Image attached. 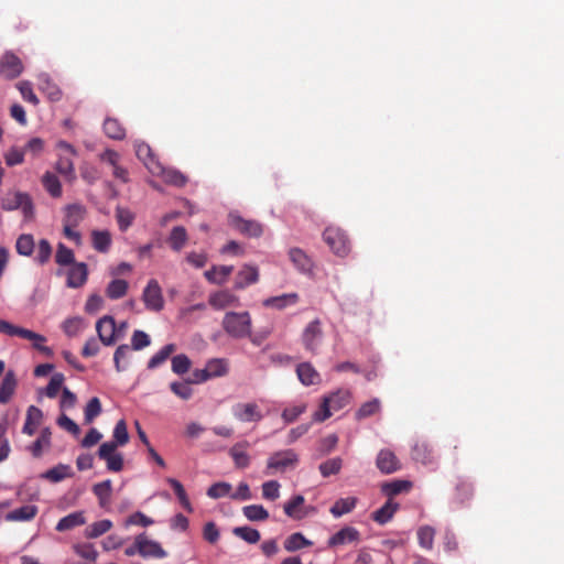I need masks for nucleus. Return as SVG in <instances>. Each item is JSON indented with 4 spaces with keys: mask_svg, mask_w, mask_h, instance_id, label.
<instances>
[{
    "mask_svg": "<svg viewBox=\"0 0 564 564\" xmlns=\"http://www.w3.org/2000/svg\"><path fill=\"white\" fill-rule=\"evenodd\" d=\"M176 349L174 344H167L162 347L148 362L149 369H154L162 365Z\"/></svg>",
    "mask_w": 564,
    "mask_h": 564,
    "instance_id": "nucleus-42",
    "label": "nucleus"
},
{
    "mask_svg": "<svg viewBox=\"0 0 564 564\" xmlns=\"http://www.w3.org/2000/svg\"><path fill=\"white\" fill-rule=\"evenodd\" d=\"M290 258L294 265L303 273H311L314 267L312 259L303 249H291Z\"/></svg>",
    "mask_w": 564,
    "mask_h": 564,
    "instance_id": "nucleus-31",
    "label": "nucleus"
},
{
    "mask_svg": "<svg viewBox=\"0 0 564 564\" xmlns=\"http://www.w3.org/2000/svg\"><path fill=\"white\" fill-rule=\"evenodd\" d=\"M376 465L383 474H392L401 468L399 459L390 449H381L379 452Z\"/></svg>",
    "mask_w": 564,
    "mask_h": 564,
    "instance_id": "nucleus-14",
    "label": "nucleus"
},
{
    "mask_svg": "<svg viewBox=\"0 0 564 564\" xmlns=\"http://www.w3.org/2000/svg\"><path fill=\"white\" fill-rule=\"evenodd\" d=\"M323 239L329 247H346L350 242L347 232L337 226H328L323 232Z\"/></svg>",
    "mask_w": 564,
    "mask_h": 564,
    "instance_id": "nucleus-17",
    "label": "nucleus"
},
{
    "mask_svg": "<svg viewBox=\"0 0 564 564\" xmlns=\"http://www.w3.org/2000/svg\"><path fill=\"white\" fill-rule=\"evenodd\" d=\"M129 284L126 280L115 279L106 288V295L110 300H119L127 294Z\"/></svg>",
    "mask_w": 564,
    "mask_h": 564,
    "instance_id": "nucleus-39",
    "label": "nucleus"
},
{
    "mask_svg": "<svg viewBox=\"0 0 564 564\" xmlns=\"http://www.w3.org/2000/svg\"><path fill=\"white\" fill-rule=\"evenodd\" d=\"M0 333L8 336H19L32 341L33 347L40 352L44 354L46 357H53L54 355L52 348L43 345L46 341V337L41 334L20 326H15L4 319H0Z\"/></svg>",
    "mask_w": 564,
    "mask_h": 564,
    "instance_id": "nucleus-2",
    "label": "nucleus"
},
{
    "mask_svg": "<svg viewBox=\"0 0 564 564\" xmlns=\"http://www.w3.org/2000/svg\"><path fill=\"white\" fill-rule=\"evenodd\" d=\"M17 88L19 89L22 98L25 101H28L34 106L39 105L40 100H39L37 96L34 94L30 82L22 80V82L18 83Z\"/></svg>",
    "mask_w": 564,
    "mask_h": 564,
    "instance_id": "nucleus-58",
    "label": "nucleus"
},
{
    "mask_svg": "<svg viewBox=\"0 0 564 564\" xmlns=\"http://www.w3.org/2000/svg\"><path fill=\"white\" fill-rule=\"evenodd\" d=\"M381 403L379 399H372L368 402H365L356 412V419L362 420L369 417L380 411Z\"/></svg>",
    "mask_w": 564,
    "mask_h": 564,
    "instance_id": "nucleus-47",
    "label": "nucleus"
},
{
    "mask_svg": "<svg viewBox=\"0 0 564 564\" xmlns=\"http://www.w3.org/2000/svg\"><path fill=\"white\" fill-rule=\"evenodd\" d=\"M238 301L237 296L231 292L224 290L216 292L209 296V304L216 310H223L234 305Z\"/></svg>",
    "mask_w": 564,
    "mask_h": 564,
    "instance_id": "nucleus-29",
    "label": "nucleus"
},
{
    "mask_svg": "<svg viewBox=\"0 0 564 564\" xmlns=\"http://www.w3.org/2000/svg\"><path fill=\"white\" fill-rule=\"evenodd\" d=\"M23 72L21 59L13 53L7 52L0 59V74L7 79H14Z\"/></svg>",
    "mask_w": 564,
    "mask_h": 564,
    "instance_id": "nucleus-10",
    "label": "nucleus"
},
{
    "mask_svg": "<svg viewBox=\"0 0 564 564\" xmlns=\"http://www.w3.org/2000/svg\"><path fill=\"white\" fill-rule=\"evenodd\" d=\"M93 492L98 498L99 506L107 508L111 501L112 495V482L110 479L95 484L93 486Z\"/></svg>",
    "mask_w": 564,
    "mask_h": 564,
    "instance_id": "nucleus-25",
    "label": "nucleus"
},
{
    "mask_svg": "<svg viewBox=\"0 0 564 564\" xmlns=\"http://www.w3.org/2000/svg\"><path fill=\"white\" fill-rule=\"evenodd\" d=\"M42 411L39 408L31 405L26 412V420L22 429L23 433L33 435L42 420Z\"/></svg>",
    "mask_w": 564,
    "mask_h": 564,
    "instance_id": "nucleus-32",
    "label": "nucleus"
},
{
    "mask_svg": "<svg viewBox=\"0 0 564 564\" xmlns=\"http://www.w3.org/2000/svg\"><path fill=\"white\" fill-rule=\"evenodd\" d=\"M243 516L250 521H264L269 512L261 505H250L242 508Z\"/></svg>",
    "mask_w": 564,
    "mask_h": 564,
    "instance_id": "nucleus-44",
    "label": "nucleus"
},
{
    "mask_svg": "<svg viewBox=\"0 0 564 564\" xmlns=\"http://www.w3.org/2000/svg\"><path fill=\"white\" fill-rule=\"evenodd\" d=\"M140 544V555L144 558L154 557V558H163L167 554L161 546V544L156 541L148 539L145 533L139 534Z\"/></svg>",
    "mask_w": 564,
    "mask_h": 564,
    "instance_id": "nucleus-15",
    "label": "nucleus"
},
{
    "mask_svg": "<svg viewBox=\"0 0 564 564\" xmlns=\"http://www.w3.org/2000/svg\"><path fill=\"white\" fill-rule=\"evenodd\" d=\"M232 269L231 265H215L205 272V278L212 283L221 284L231 274Z\"/></svg>",
    "mask_w": 564,
    "mask_h": 564,
    "instance_id": "nucleus-37",
    "label": "nucleus"
},
{
    "mask_svg": "<svg viewBox=\"0 0 564 564\" xmlns=\"http://www.w3.org/2000/svg\"><path fill=\"white\" fill-rule=\"evenodd\" d=\"M64 380H65V378H64L63 373H59V372L54 373L51 377V380H50L48 384L45 388L46 397H48L51 399L56 398V395L58 394V391L62 389Z\"/></svg>",
    "mask_w": 564,
    "mask_h": 564,
    "instance_id": "nucleus-56",
    "label": "nucleus"
},
{
    "mask_svg": "<svg viewBox=\"0 0 564 564\" xmlns=\"http://www.w3.org/2000/svg\"><path fill=\"white\" fill-rule=\"evenodd\" d=\"M232 533L250 544H256L260 541V532L250 527H236Z\"/></svg>",
    "mask_w": 564,
    "mask_h": 564,
    "instance_id": "nucleus-45",
    "label": "nucleus"
},
{
    "mask_svg": "<svg viewBox=\"0 0 564 564\" xmlns=\"http://www.w3.org/2000/svg\"><path fill=\"white\" fill-rule=\"evenodd\" d=\"M152 175L161 176L163 181L175 187H183L187 183V176H185L182 172L175 169H166L162 165V172L153 173Z\"/></svg>",
    "mask_w": 564,
    "mask_h": 564,
    "instance_id": "nucleus-24",
    "label": "nucleus"
},
{
    "mask_svg": "<svg viewBox=\"0 0 564 564\" xmlns=\"http://www.w3.org/2000/svg\"><path fill=\"white\" fill-rule=\"evenodd\" d=\"M398 509L399 503L388 499V501L381 508L372 512L371 519L378 524H386L393 518Z\"/></svg>",
    "mask_w": 564,
    "mask_h": 564,
    "instance_id": "nucleus-21",
    "label": "nucleus"
},
{
    "mask_svg": "<svg viewBox=\"0 0 564 564\" xmlns=\"http://www.w3.org/2000/svg\"><path fill=\"white\" fill-rule=\"evenodd\" d=\"M191 366V359L184 354L176 355L172 358V370L176 375L186 373L189 370Z\"/></svg>",
    "mask_w": 564,
    "mask_h": 564,
    "instance_id": "nucleus-54",
    "label": "nucleus"
},
{
    "mask_svg": "<svg viewBox=\"0 0 564 564\" xmlns=\"http://www.w3.org/2000/svg\"><path fill=\"white\" fill-rule=\"evenodd\" d=\"M23 195L24 193L21 192L8 193L2 198V208L6 210L19 209L21 200L23 199Z\"/></svg>",
    "mask_w": 564,
    "mask_h": 564,
    "instance_id": "nucleus-63",
    "label": "nucleus"
},
{
    "mask_svg": "<svg viewBox=\"0 0 564 564\" xmlns=\"http://www.w3.org/2000/svg\"><path fill=\"white\" fill-rule=\"evenodd\" d=\"M473 492V485L469 481L459 480L455 487V500L459 503H464L471 498Z\"/></svg>",
    "mask_w": 564,
    "mask_h": 564,
    "instance_id": "nucleus-46",
    "label": "nucleus"
},
{
    "mask_svg": "<svg viewBox=\"0 0 564 564\" xmlns=\"http://www.w3.org/2000/svg\"><path fill=\"white\" fill-rule=\"evenodd\" d=\"M356 505L357 498L355 497L340 498L335 501L329 511L335 518H340L344 514L351 512Z\"/></svg>",
    "mask_w": 564,
    "mask_h": 564,
    "instance_id": "nucleus-33",
    "label": "nucleus"
},
{
    "mask_svg": "<svg viewBox=\"0 0 564 564\" xmlns=\"http://www.w3.org/2000/svg\"><path fill=\"white\" fill-rule=\"evenodd\" d=\"M75 553L80 557L89 562H95L98 556V552L91 543H79L73 546Z\"/></svg>",
    "mask_w": 564,
    "mask_h": 564,
    "instance_id": "nucleus-52",
    "label": "nucleus"
},
{
    "mask_svg": "<svg viewBox=\"0 0 564 564\" xmlns=\"http://www.w3.org/2000/svg\"><path fill=\"white\" fill-rule=\"evenodd\" d=\"M96 330L100 341L105 346L116 343V323L112 316H104L96 323Z\"/></svg>",
    "mask_w": 564,
    "mask_h": 564,
    "instance_id": "nucleus-11",
    "label": "nucleus"
},
{
    "mask_svg": "<svg viewBox=\"0 0 564 564\" xmlns=\"http://www.w3.org/2000/svg\"><path fill=\"white\" fill-rule=\"evenodd\" d=\"M312 544L313 542L307 540L302 533L295 532L285 539L283 546L288 552H295Z\"/></svg>",
    "mask_w": 564,
    "mask_h": 564,
    "instance_id": "nucleus-38",
    "label": "nucleus"
},
{
    "mask_svg": "<svg viewBox=\"0 0 564 564\" xmlns=\"http://www.w3.org/2000/svg\"><path fill=\"white\" fill-rule=\"evenodd\" d=\"M297 462V455L293 449L279 451L270 456L267 468L284 471L289 467H294Z\"/></svg>",
    "mask_w": 564,
    "mask_h": 564,
    "instance_id": "nucleus-8",
    "label": "nucleus"
},
{
    "mask_svg": "<svg viewBox=\"0 0 564 564\" xmlns=\"http://www.w3.org/2000/svg\"><path fill=\"white\" fill-rule=\"evenodd\" d=\"M360 540V533L354 527H344L334 535H332L327 542L329 547L344 545L348 543L358 542Z\"/></svg>",
    "mask_w": 564,
    "mask_h": 564,
    "instance_id": "nucleus-16",
    "label": "nucleus"
},
{
    "mask_svg": "<svg viewBox=\"0 0 564 564\" xmlns=\"http://www.w3.org/2000/svg\"><path fill=\"white\" fill-rule=\"evenodd\" d=\"M167 482L171 485V487L173 488L180 503L182 505V507L187 511V512H193V507L189 502V499L186 495V491L183 487V485L174 479V478H169L167 479Z\"/></svg>",
    "mask_w": 564,
    "mask_h": 564,
    "instance_id": "nucleus-43",
    "label": "nucleus"
},
{
    "mask_svg": "<svg viewBox=\"0 0 564 564\" xmlns=\"http://www.w3.org/2000/svg\"><path fill=\"white\" fill-rule=\"evenodd\" d=\"M295 372L297 379L303 386H317L322 382L321 373L308 361L300 362L296 366Z\"/></svg>",
    "mask_w": 564,
    "mask_h": 564,
    "instance_id": "nucleus-13",
    "label": "nucleus"
},
{
    "mask_svg": "<svg viewBox=\"0 0 564 564\" xmlns=\"http://www.w3.org/2000/svg\"><path fill=\"white\" fill-rule=\"evenodd\" d=\"M112 528V522L108 519L91 523L86 528L85 535L88 539H96Z\"/></svg>",
    "mask_w": 564,
    "mask_h": 564,
    "instance_id": "nucleus-41",
    "label": "nucleus"
},
{
    "mask_svg": "<svg viewBox=\"0 0 564 564\" xmlns=\"http://www.w3.org/2000/svg\"><path fill=\"white\" fill-rule=\"evenodd\" d=\"M51 442V432L48 429L42 430L40 436L32 445V454L34 457H40L42 455V449L44 446H48Z\"/></svg>",
    "mask_w": 564,
    "mask_h": 564,
    "instance_id": "nucleus-59",
    "label": "nucleus"
},
{
    "mask_svg": "<svg viewBox=\"0 0 564 564\" xmlns=\"http://www.w3.org/2000/svg\"><path fill=\"white\" fill-rule=\"evenodd\" d=\"M306 411L305 403H299L291 406L285 408L282 411V419L284 423L290 424L297 420V417Z\"/></svg>",
    "mask_w": 564,
    "mask_h": 564,
    "instance_id": "nucleus-51",
    "label": "nucleus"
},
{
    "mask_svg": "<svg viewBox=\"0 0 564 564\" xmlns=\"http://www.w3.org/2000/svg\"><path fill=\"white\" fill-rule=\"evenodd\" d=\"M304 501L305 499L302 495L292 497V499L284 505L285 514L296 520L304 518L306 513L301 511V507L304 505Z\"/></svg>",
    "mask_w": 564,
    "mask_h": 564,
    "instance_id": "nucleus-34",
    "label": "nucleus"
},
{
    "mask_svg": "<svg viewBox=\"0 0 564 564\" xmlns=\"http://www.w3.org/2000/svg\"><path fill=\"white\" fill-rule=\"evenodd\" d=\"M249 443L247 441L236 443L229 451V455L232 458L237 468H247L250 465V456L247 453Z\"/></svg>",
    "mask_w": 564,
    "mask_h": 564,
    "instance_id": "nucleus-19",
    "label": "nucleus"
},
{
    "mask_svg": "<svg viewBox=\"0 0 564 564\" xmlns=\"http://www.w3.org/2000/svg\"><path fill=\"white\" fill-rule=\"evenodd\" d=\"M134 150L137 158L144 164L151 174L162 172V163L148 143L138 141L134 143Z\"/></svg>",
    "mask_w": 564,
    "mask_h": 564,
    "instance_id": "nucleus-7",
    "label": "nucleus"
},
{
    "mask_svg": "<svg viewBox=\"0 0 564 564\" xmlns=\"http://www.w3.org/2000/svg\"><path fill=\"white\" fill-rule=\"evenodd\" d=\"M209 378L221 377L227 373V364L224 359H212L206 364Z\"/></svg>",
    "mask_w": 564,
    "mask_h": 564,
    "instance_id": "nucleus-57",
    "label": "nucleus"
},
{
    "mask_svg": "<svg viewBox=\"0 0 564 564\" xmlns=\"http://www.w3.org/2000/svg\"><path fill=\"white\" fill-rule=\"evenodd\" d=\"M234 416L240 422H259L262 413L256 403H237L232 406Z\"/></svg>",
    "mask_w": 564,
    "mask_h": 564,
    "instance_id": "nucleus-12",
    "label": "nucleus"
},
{
    "mask_svg": "<svg viewBox=\"0 0 564 564\" xmlns=\"http://www.w3.org/2000/svg\"><path fill=\"white\" fill-rule=\"evenodd\" d=\"M229 225L246 237H260L263 234V226L253 219H245L237 213L228 215Z\"/></svg>",
    "mask_w": 564,
    "mask_h": 564,
    "instance_id": "nucleus-5",
    "label": "nucleus"
},
{
    "mask_svg": "<svg viewBox=\"0 0 564 564\" xmlns=\"http://www.w3.org/2000/svg\"><path fill=\"white\" fill-rule=\"evenodd\" d=\"M142 301L148 311L161 312L164 308L162 289L155 279H151L142 292Z\"/></svg>",
    "mask_w": 564,
    "mask_h": 564,
    "instance_id": "nucleus-4",
    "label": "nucleus"
},
{
    "mask_svg": "<svg viewBox=\"0 0 564 564\" xmlns=\"http://www.w3.org/2000/svg\"><path fill=\"white\" fill-rule=\"evenodd\" d=\"M86 209L83 205L72 204L65 208L64 225L77 227L85 218Z\"/></svg>",
    "mask_w": 564,
    "mask_h": 564,
    "instance_id": "nucleus-30",
    "label": "nucleus"
},
{
    "mask_svg": "<svg viewBox=\"0 0 564 564\" xmlns=\"http://www.w3.org/2000/svg\"><path fill=\"white\" fill-rule=\"evenodd\" d=\"M84 328L83 319L79 317L68 318L63 324L65 334L69 337L77 336Z\"/></svg>",
    "mask_w": 564,
    "mask_h": 564,
    "instance_id": "nucleus-60",
    "label": "nucleus"
},
{
    "mask_svg": "<svg viewBox=\"0 0 564 564\" xmlns=\"http://www.w3.org/2000/svg\"><path fill=\"white\" fill-rule=\"evenodd\" d=\"M86 523L83 511H76L62 518L56 524V531L64 532Z\"/></svg>",
    "mask_w": 564,
    "mask_h": 564,
    "instance_id": "nucleus-26",
    "label": "nucleus"
},
{
    "mask_svg": "<svg viewBox=\"0 0 564 564\" xmlns=\"http://www.w3.org/2000/svg\"><path fill=\"white\" fill-rule=\"evenodd\" d=\"M351 393L348 389H338L329 395H325L322 400L319 410L313 415L314 421L324 422L327 420L332 412H337L350 403Z\"/></svg>",
    "mask_w": 564,
    "mask_h": 564,
    "instance_id": "nucleus-1",
    "label": "nucleus"
},
{
    "mask_svg": "<svg viewBox=\"0 0 564 564\" xmlns=\"http://www.w3.org/2000/svg\"><path fill=\"white\" fill-rule=\"evenodd\" d=\"M17 378L13 371H8L0 384V403L6 404L10 401L17 388Z\"/></svg>",
    "mask_w": 564,
    "mask_h": 564,
    "instance_id": "nucleus-27",
    "label": "nucleus"
},
{
    "mask_svg": "<svg viewBox=\"0 0 564 564\" xmlns=\"http://www.w3.org/2000/svg\"><path fill=\"white\" fill-rule=\"evenodd\" d=\"M223 328L234 338L251 336V316L248 312H228L223 319Z\"/></svg>",
    "mask_w": 564,
    "mask_h": 564,
    "instance_id": "nucleus-3",
    "label": "nucleus"
},
{
    "mask_svg": "<svg viewBox=\"0 0 564 564\" xmlns=\"http://www.w3.org/2000/svg\"><path fill=\"white\" fill-rule=\"evenodd\" d=\"M113 442L120 446H123L129 442V433L123 420L118 421L113 429Z\"/></svg>",
    "mask_w": 564,
    "mask_h": 564,
    "instance_id": "nucleus-62",
    "label": "nucleus"
},
{
    "mask_svg": "<svg viewBox=\"0 0 564 564\" xmlns=\"http://www.w3.org/2000/svg\"><path fill=\"white\" fill-rule=\"evenodd\" d=\"M73 476L72 467L69 465L58 464L57 466L46 470L43 477L52 482L62 481L65 478Z\"/></svg>",
    "mask_w": 564,
    "mask_h": 564,
    "instance_id": "nucleus-36",
    "label": "nucleus"
},
{
    "mask_svg": "<svg viewBox=\"0 0 564 564\" xmlns=\"http://www.w3.org/2000/svg\"><path fill=\"white\" fill-rule=\"evenodd\" d=\"M42 184L47 193L52 197H61L62 195V185L57 176L51 172H46L42 177Z\"/></svg>",
    "mask_w": 564,
    "mask_h": 564,
    "instance_id": "nucleus-40",
    "label": "nucleus"
},
{
    "mask_svg": "<svg viewBox=\"0 0 564 564\" xmlns=\"http://www.w3.org/2000/svg\"><path fill=\"white\" fill-rule=\"evenodd\" d=\"M262 496L268 500H275L280 496V484L276 480H269L262 485Z\"/></svg>",
    "mask_w": 564,
    "mask_h": 564,
    "instance_id": "nucleus-64",
    "label": "nucleus"
},
{
    "mask_svg": "<svg viewBox=\"0 0 564 564\" xmlns=\"http://www.w3.org/2000/svg\"><path fill=\"white\" fill-rule=\"evenodd\" d=\"M435 531L433 528L425 525L419 529L417 540L421 547L432 550L434 543Z\"/></svg>",
    "mask_w": 564,
    "mask_h": 564,
    "instance_id": "nucleus-49",
    "label": "nucleus"
},
{
    "mask_svg": "<svg viewBox=\"0 0 564 564\" xmlns=\"http://www.w3.org/2000/svg\"><path fill=\"white\" fill-rule=\"evenodd\" d=\"M299 302L297 293H286L279 296H272L263 301L265 307L283 310L286 306L294 305Z\"/></svg>",
    "mask_w": 564,
    "mask_h": 564,
    "instance_id": "nucleus-28",
    "label": "nucleus"
},
{
    "mask_svg": "<svg viewBox=\"0 0 564 564\" xmlns=\"http://www.w3.org/2000/svg\"><path fill=\"white\" fill-rule=\"evenodd\" d=\"M37 507L34 505H25L6 514L9 522L30 521L37 514Z\"/></svg>",
    "mask_w": 564,
    "mask_h": 564,
    "instance_id": "nucleus-23",
    "label": "nucleus"
},
{
    "mask_svg": "<svg viewBox=\"0 0 564 564\" xmlns=\"http://www.w3.org/2000/svg\"><path fill=\"white\" fill-rule=\"evenodd\" d=\"M259 279V272L256 267L245 265L237 274L235 281L236 289H245L246 286L253 284Z\"/></svg>",
    "mask_w": 564,
    "mask_h": 564,
    "instance_id": "nucleus-22",
    "label": "nucleus"
},
{
    "mask_svg": "<svg viewBox=\"0 0 564 564\" xmlns=\"http://www.w3.org/2000/svg\"><path fill=\"white\" fill-rule=\"evenodd\" d=\"M412 488V482L403 479H394L392 481H386L381 485V492L389 499L399 494L408 492Z\"/></svg>",
    "mask_w": 564,
    "mask_h": 564,
    "instance_id": "nucleus-20",
    "label": "nucleus"
},
{
    "mask_svg": "<svg viewBox=\"0 0 564 564\" xmlns=\"http://www.w3.org/2000/svg\"><path fill=\"white\" fill-rule=\"evenodd\" d=\"M104 132L108 138L113 140H122L126 137V129L119 120L115 118H107L105 120Z\"/></svg>",
    "mask_w": 564,
    "mask_h": 564,
    "instance_id": "nucleus-35",
    "label": "nucleus"
},
{
    "mask_svg": "<svg viewBox=\"0 0 564 564\" xmlns=\"http://www.w3.org/2000/svg\"><path fill=\"white\" fill-rule=\"evenodd\" d=\"M191 381L187 379L183 382H172L170 384L171 391L182 400H188L193 395V389L191 388Z\"/></svg>",
    "mask_w": 564,
    "mask_h": 564,
    "instance_id": "nucleus-53",
    "label": "nucleus"
},
{
    "mask_svg": "<svg viewBox=\"0 0 564 564\" xmlns=\"http://www.w3.org/2000/svg\"><path fill=\"white\" fill-rule=\"evenodd\" d=\"M56 170L59 174L66 176L69 180L75 178V169L73 160L69 156H61L56 162Z\"/></svg>",
    "mask_w": 564,
    "mask_h": 564,
    "instance_id": "nucleus-55",
    "label": "nucleus"
},
{
    "mask_svg": "<svg viewBox=\"0 0 564 564\" xmlns=\"http://www.w3.org/2000/svg\"><path fill=\"white\" fill-rule=\"evenodd\" d=\"M101 402L99 398H91L84 410L85 422L91 423L101 413Z\"/></svg>",
    "mask_w": 564,
    "mask_h": 564,
    "instance_id": "nucleus-50",
    "label": "nucleus"
},
{
    "mask_svg": "<svg viewBox=\"0 0 564 564\" xmlns=\"http://www.w3.org/2000/svg\"><path fill=\"white\" fill-rule=\"evenodd\" d=\"M100 161L109 164L112 167V175L121 183L129 182V172L126 167L120 165V154L111 149L105 150L99 155Z\"/></svg>",
    "mask_w": 564,
    "mask_h": 564,
    "instance_id": "nucleus-9",
    "label": "nucleus"
},
{
    "mask_svg": "<svg viewBox=\"0 0 564 564\" xmlns=\"http://www.w3.org/2000/svg\"><path fill=\"white\" fill-rule=\"evenodd\" d=\"M87 265L84 262L74 263L67 271L66 284L68 288H80L87 281Z\"/></svg>",
    "mask_w": 564,
    "mask_h": 564,
    "instance_id": "nucleus-18",
    "label": "nucleus"
},
{
    "mask_svg": "<svg viewBox=\"0 0 564 564\" xmlns=\"http://www.w3.org/2000/svg\"><path fill=\"white\" fill-rule=\"evenodd\" d=\"M231 485L228 482H216L212 485L207 490V496L213 499H219L230 494Z\"/></svg>",
    "mask_w": 564,
    "mask_h": 564,
    "instance_id": "nucleus-61",
    "label": "nucleus"
},
{
    "mask_svg": "<svg viewBox=\"0 0 564 564\" xmlns=\"http://www.w3.org/2000/svg\"><path fill=\"white\" fill-rule=\"evenodd\" d=\"M323 341L322 325L318 319H314L304 328L302 334V343L305 349L312 354H316Z\"/></svg>",
    "mask_w": 564,
    "mask_h": 564,
    "instance_id": "nucleus-6",
    "label": "nucleus"
},
{
    "mask_svg": "<svg viewBox=\"0 0 564 564\" xmlns=\"http://www.w3.org/2000/svg\"><path fill=\"white\" fill-rule=\"evenodd\" d=\"M343 466V459L339 457L327 459L326 462L319 465V471L323 477H329L332 475H337Z\"/></svg>",
    "mask_w": 564,
    "mask_h": 564,
    "instance_id": "nucleus-48",
    "label": "nucleus"
}]
</instances>
